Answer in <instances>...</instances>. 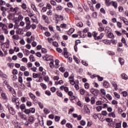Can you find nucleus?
I'll return each instance as SVG.
<instances>
[{"mask_svg": "<svg viewBox=\"0 0 128 128\" xmlns=\"http://www.w3.org/2000/svg\"><path fill=\"white\" fill-rule=\"evenodd\" d=\"M40 86L44 90H46V84L44 83H40Z\"/></svg>", "mask_w": 128, "mask_h": 128, "instance_id": "obj_36", "label": "nucleus"}, {"mask_svg": "<svg viewBox=\"0 0 128 128\" xmlns=\"http://www.w3.org/2000/svg\"><path fill=\"white\" fill-rule=\"evenodd\" d=\"M102 110V106H98L96 107V110H97V112H100Z\"/></svg>", "mask_w": 128, "mask_h": 128, "instance_id": "obj_56", "label": "nucleus"}, {"mask_svg": "<svg viewBox=\"0 0 128 128\" xmlns=\"http://www.w3.org/2000/svg\"><path fill=\"white\" fill-rule=\"evenodd\" d=\"M46 60H54V57L52 56L46 55Z\"/></svg>", "mask_w": 128, "mask_h": 128, "instance_id": "obj_18", "label": "nucleus"}, {"mask_svg": "<svg viewBox=\"0 0 128 128\" xmlns=\"http://www.w3.org/2000/svg\"><path fill=\"white\" fill-rule=\"evenodd\" d=\"M26 24H30V18L26 17L24 18Z\"/></svg>", "mask_w": 128, "mask_h": 128, "instance_id": "obj_30", "label": "nucleus"}, {"mask_svg": "<svg viewBox=\"0 0 128 128\" xmlns=\"http://www.w3.org/2000/svg\"><path fill=\"white\" fill-rule=\"evenodd\" d=\"M40 76V74L34 73L32 74V77L34 78H38V76Z\"/></svg>", "mask_w": 128, "mask_h": 128, "instance_id": "obj_28", "label": "nucleus"}, {"mask_svg": "<svg viewBox=\"0 0 128 128\" xmlns=\"http://www.w3.org/2000/svg\"><path fill=\"white\" fill-rule=\"evenodd\" d=\"M31 28L30 23L29 24H26V26L25 27V28L26 30H30Z\"/></svg>", "mask_w": 128, "mask_h": 128, "instance_id": "obj_39", "label": "nucleus"}, {"mask_svg": "<svg viewBox=\"0 0 128 128\" xmlns=\"http://www.w3.org/2000/svg\"><path fill=\"white\" fill-rule=\"evenodd\" d=\"M60 90H64L66 92H68V87L62 86L60 87Z\"/></svg>", "mask_w": 128, "mask_h": 128, "instance_id": "obj_12", "label": "nucleus"}, {"mask_svg": "<svg viewBox=\"0 0 128 128\" xmlns=\"http://www.w3.org/2000/svg\"><path fill=\"white\" fill-rule=\"evenodd\" d=\"M21 6L22 8H23V10H26V8H28L26 7V4H22Z\"/></svg>", "mask_w": 128, "mask_h": 128, "instance_id": "obj_62", "label": "nucleus"}, {"mask_svg": "<svg viewBox=\"0 0 128 128\" xmlns=\"http://www.w3.org/2000/svg\"><path fill=\"white\" fill-rule=\"evenodd\" d=\"M104 44H110V42L109 40H103Z\"/></svg>", "mask_w": 128, "mask_h": 128, "instance_id": "obj_44", "label": "nucleus"}, {"mask_svg": "<svg viewBox=\"0 0 128 128\" xmlns=\"http://www.w3.org/2000/svg\"><path fill=\"white\" fill-rule=\"evenodd\" d=\"M48 40L49 44H52V42H54V39L51 38H48Z\"/></svg>", "mask_w": 128, "mask_h": 128, "instance_id": "obj_54", "label": "nucleus"}, {"mask_svg": "<svg viewBox=\"0 0 128 128\" xmlns=\"http://www.w3.org/2000/svg\"><path fill=\"white\" fill-rule=\"evenodd\" d=\"M31 19L33 21V22H36V24H38V20H36V17L33 16L31 18Z\"/></svg>", "mask_w": 128, "mask_h": 128, "instance_id": "obj_29", "label": "nucleus"}, {"mask_svg": "<svg viewBox=\"0 0 128 128\" xmlns=\"http://www.w3.org/2000/svg\"><path fill=\"white\" fill-rule=\"evenodd\" d=\"M118 60H119V62H120V64L122 66V64H124V59H122V58H119Z\"/></svg>", "mask_w": 128, "mask_h": 128, "instance_id": "obj_40", "label": "nucleus"}, {"mask_svg": "<svg viewBox=\"0 0 128 128\" xmlns=\"http://www.w3.org/2000/svg\"><path fill=\"white\" fill-rule=\"evenodd\" d=\"M30 62H36V59L34 58V56H33V55H30L29 57Z\"/></svg>", "mask_w": 128, "mask_h": 128, "instance_id": "obj_31", "label": "nucleus"}, {"mask_svg": "<svg viewBox=\"0 0 128 128\" xmlns=\"http://www.w3.org/2000/svg\"><path fill=\"white\" fill-rule=\"evenodd\" d=\"M108 116L110 118H116V115L114 112L109 113Z\"/></svg>", "mask_w": 128, "mask_h": 128, "instance_id": "obj_15", "label": "nucleus"}, {"mask_svg": "<svg viewBox=\"0 0 128 128\" xmlns=\"http://www.w3.org/2000/svg\"><path fill=\"white\" fill-rule=\"evenodd\" d=\"M7 65L9 68H12L14 64V63H8Z\"/></svg>", "mask_w": 128, "mask_h": 128, "instance_id": "obj_46", "label": "nucleus"}, {"mask_svg": "<svg viewBox=\"0 0 128 128\" xmlns=\"http://www.w3.org/2000/svg\"><path fill=\"white\" fill-rule=\"evenodd\" d=\"M90 92L92 94H94V96H96V94H98L100 93V90L98 89H94V88H92L90 90Z\"/></svg>", "mask_w": 128, "mask_h": 128, "instance_id": "obj_7", "label": "nucleus"}, {"mask_svg": "<svg viewBox=\"0 0 128 128\" xmlns=\"http://www.w3.org/2000/svg\"><path fill=\"white\" fill-rule=\"evenodd\" d=\"M8 28H14V24H12V23L8 24Z\"/></svg>", "mask_w": 128, "mask_h": 128, "instance_id": "obj_48", "label": "nucleus"}, {"mask_svg": "<svg viewBox=\"0 0 128 128\" xmlns=\"http://www.w3.org/2000/svg\"><path fill=\"white\" fill-rule=\"evenodd\" d=\"M50 4L54 6H56V2L54 0H50Z\"/></svg>", "mask_w": 128, "mask_h": 128, "instance_id": "obj_50", "label": "nucleus"}, {"mask_svg": "<svg viewBox=\"0 0 128 128\" xmlns=\"http://www.w3.org/2000/svg\"><path fill=\"white\" fill-rule=\"evenodd\" d=\"M90 100L91 104H94L96 102V98H94L92 97Z\"/></svg>", "mask_w": 128, "mask_h": 128, "instance_id": "obj_37", "label": "nucleus"}, {"mask_svg": "<svg viewBox=\"0 0 128 128\" xmlns=\"http://www.w3.org/2000/svg\"><path fill=\"white\" fill-rule=\"evenodd\" d=\"M120 20H122V22H124V24H126V26L128 25V20L126 18H124L122 16H120Z\"/></svg>", "mask_w": 128, "mask_h": 128, "instance_id": "obj_17", "label": "nucleus"}, {"mask_svg": "<svg viewBox=\"0 0 128 128\" xmlns=\"http://www.w3.org/2000/svg\"><path fill=\"white\" fill-rule=\"evenodd\" d=\"M47 16H52V10H50L46 12Z\"/></svg>", "mask_w": 128, "mask_h": 128, "instance_id": "obj_55", "label": "nucleus"}, {"mask_svg": "<svg viewBox=\"0 0 128 128\" xmlns=\"http://www.w3.org/2000/svg\"><path fill=\"white\" fill-rule=\"evenodd\" d=\"M44 112L45 114H48L49 112H50V110L48 109L47 108H44Z\"/></svg>", "mask_w": 128, "mask_h": 128, "instance_id": "obj_38", "label": "nucleus"}, {"mask_svg": "<svg viewBox=\"0 0 128 128\" xmlns=\"http://www.w3.org/2000/svg\"><path fill=\"white\" fill-rule=\"evenodd\" d=\"M111 4L114 8H118V2L111 1Z\"/></svg>", "mask_w": 128, "mask_h": 128, "instance_id": "obj_16", "label": "nucleus"}, {"mask_svg": "<svg viewBox=\"0 0 128 128\" xmlns=\"http://www.w3.org/2000/svg\"><path fill=\"white\" fill-rule=\"evenodd\" d=\"M80 94H82V96H84V94H86V90H84V89H80Z\"/></svg>", "mask_w": 128, "mask_h": 128, "instance_id": "obj_47", "label": "nucleus"}, {"mask_svg": "<svg viewBox=\"0 0 128 128\" xmlns=\"http://www.w3.org/2000/svg\"><path fill=\"white\" fill-rule=\"evenodd\" d=\"M54 66L56 68H60V60H55Z\"/></svg>", "mask_w": 128, "mask_h": 128, "instance_id": "obj_19", "label": "nucleus"}, {"mask_svg": "<svg viewBox=\"0 0 128 128\" xmlns=\"http://www.w3.org/2000/svg\"><path fill=\"white\" fill-rule=\"evenodd\" d=\"M24 112L26 114H30V109H26Z\"/></svg>", "mask_w": 128, "mask_h": 128, "instance_id": "obj_49", "label": "nucleus"}, {"mask_svg": "<svg viewBox=\"0 0 128 128\" xmlns=\"http://www.w3.org/2000/svg\"><path fill=\"white\" fill-rule=\"evenodd\" d=\"M118 102L116 100H113L112 102V104L114 106H118Z\"/></svg>", "mask_w": 128, "mask_h": 128, "instance_id": "obj_53", "label": "nucleus"}, {"mask_svg": "<svg viewBox=\"0 0 128 128\" xmlns=\"http://www.w3.org/2000/svg\"><path fill=\"white\" fill-rule=\"evenodd\" d=\"M44 80L45 82H49L50 81V77H48V76H45L44 78Z\"/></svg>", "mask_w": 128, "mask_h": 128, "instance_id": "obj_63", "label": "nucleus"}, {"mask_svg": "<svg viewBox=\"0 0 128 128\" xmlns=\"http://www.w3.org/2000/svg\"><path fill=\"white\" fill-rule=\"evenodd\" d=\"M106 121L107 122H112V118H106Z\"/></svg>", "mask_w": 128, "mask_h": 128, "instance_id": "obj_59", "label": "nucleus"}, {"mask_svg": "<svg viewBox=\"0 0 128 128\" xmlns=\"http://www.w3.org/2000/svg\"><path fill=\"white\" fill-rule=\"evenodd\" d=\"M102 116H106L108 114V112L106 110H103L101 112Z\"/></svg>", "mask_w": 128, "mask_h": 128, "instance_id": "obj_61", "label": "nucleus"}, {"mask_svg": "<svg viewBox=\"0 0 128 128\" xmlns=\"http://www.w3.org/2000/svg\"><path fill=\"white\" fill-rule=\"evenodd\" d=\"M31 8L33 10H34V12H38V8H36V5L34 4H31Z\"/></svg>", "mask_w": 128, "mask_h": 128, "instance_id": "obj_24", "label": "nucleus"}, {"mask_svg": "<svg viewBox=\"0 0 128 128\" xmlns=\"http://www.w3.org/2000/svg\"><path fill=\"white\" fill-rule=\"evenodd\" d=\"M121 78H122V80H128V76L126 75V74L123 73L121 74Z\"/></svg>", "mask_w": 128, "mask_h": 128, "instance_id": "obj_14", "label": "nucleus"}, {"mask_svg": "<svg viewBox=\"0 0 128 128\" xmlns=\"http://www.w3.org/2000/svg\"><path fill=\"white\" fill-rule=\"evenodd\" d=\"M27 67L29 70H30V68H32V63L29 62L27 64Z\"/></svg>", "mask_w": 128, "mask_h": 128, "instance_id": "obj_43", "label": "nucleus"}, {"mask_svg": "<svg viewBox=\"0 0 128 128\" xmlns=\"http://www.w3.org/2000/svg\"><path fill=\"white\" fill-rule=\"evenodd\" d=\"M8 46H10V40H7L6 42H5L4 44L2 45V48L5 53V54H8V53L6 52V50H8Z\"/></svg>", "mask_w": 128, "mask_h": 128, "instance_id": "obj_1", "label": "nucleus"}, {"mask_svg": "<svg viewBox=\"0 0 128 128\" xmlns=\"http://www.w3.org/2000/svg\"><path fill=\"white\" fill-rule=\"evenodd\" d=\"M12 38L13 40H20V36H18V34L13 35L12 36Z\"/></svg>", "mask_w": 128, "mask_h": 128, "instance_id": "obj_22", "label": "nucleus"}, {"mask_svg": "<svg viewBox=\"0 0 128 128\" xmlns=\"http://www.w3.org/2000/svg\"><path fill=\"white\" fill-rule=\"evenodd\" d=\"M14 52H20V48L18 46H14Z\"/></svg>", "mask_w": 128, "mask_h": 128, "instance_id": "obj_52", "label": "nucleus"}, {"mask_svg": "<svg viewBox=\"0 0 128 128\" xmlns=\"http://www.w3.org/2000/svg\"><path fill=\"white\" fill-rule=\"evenodd\" d=\"M63 8L62 6L59 5L57 7H56V10H62Z\"/></svg>", "mask_w": 128, "mask_h": 128, "instance_id": "obj_42", "label": "nucleus"}, {"mask_svg": "<svg viewBox=\"0 0 128 128\" xmlns=\"http://www.w3.org/2000/svg\"><path fill=\"white\" fill-rule=\"evenodd\" d=\"M100 92L102 96H106V90L104 88H101L100 90Z\"/></svg>", "mask_w": 128, "mask_h": 128, "instance_id": "obj_25", "label": "nucleus"}, {"mask_svg": "<svg viewBox=\"0 0 128 128\" xmlns=\"http://www.w3.org/2000/svg\"><path fill=\"white\" fill-rule=\"evenodd\" d=\"M36 40L34 36H31L30 38H27V42L28 44H32V42H34Z\"/></svg>", "mask_w": 128, "mask_h": 128, "instance_id": "obj_9", "label": "nucleus"}, {"mask_svg": "<svg viewBox=\"0 0 128 128\" xmlns=\"http://www.w3.org/2000/svg\"><path fill=\"white\" fill-rule=\"evenodd\" d=\"M29 96H30L31 100H33V102H36V96L32 92H30L28 94Z\"/></svg>", "mask_w": 128, "mask_h": 128, "instance_id": "obj_11", "label": "nucleus"}, {"mask_svg": "<svg viewBox=\"0 0 128 128\" xmlns=\"http://www.w3.org/2000/svg\"><path fill=\"white\" fill-rule=\"evenodd\" d=\"M20 108L22 110H25L26 109V104H22L21 105H20Z\"/></svg>", "mask_w": 128, "mask_h": 128, "instance_id": "obj_35", "label": "nucleus"}, {"mask_svg": "<svg viewBox=\"0 0 128 128\" xmlns=\"http://www.w3.org/2000/svg\"><path fill=\"white\" fill-rule=\"evenodd\" d=\"M103 86H104V88H108V86H110V84L108 82H104L103 83Z\"/></svg>", "mask_w": 128, "mask_h": 128, "instance_id": "obj_26", "label": "nucleus"}, {"mask_svg": "<svg viewBox=\"0 0 128 128\" xmlns=\"http://www.w3.org/2000/svg\"><path fill=\"white\" fill-rule=\"evenodd\" d=\"M18 116L20 118H22V120H26V114H24L22 112H19L18 113Z\"/></svg>", "mask_w": 128, "mask_h": 128, "instance_id": "obj_6", "label": "nucleus"}, {"mask_svg": "<svg viewBox=\"0 0 128 128\" xmlns=\"http://www.w3.org/2000/svg\"><path fill=\"white\" fill-rule=\"evenodd\" d=\"M18 7H16L15 8H14L12 7L10 8V11L12 12H14L16 14H22L21 12H18Z\"/></svg>", "mask_w": 128, "mask_h": 128, "instance_id": "obj_3", "label": "nucleus"}, {"mask_svg": "<svg viewBox=\"0 0 128 128\" xmlns=\"http://www.w3.org/2000/svg\"><path fill=\"white\" fill-rule=\"evenodd\" d=\"M74 32V28H71L68 31V36H70V34H72Z\"/></svg>", "mask_w": 128, "mask_h": 128, "instance_id": "obj_23", "label": "nucleus"}, {"mask_svg": "<svg viewBox=\"0 0 128 128\" xmlns=\"http://www.w3.org/2000/svg\"><path fill=\"white\" fill-rule=\"evenodd\" d=\"M111 84L112 86H114L115 90H118V84H116V83L114 82H112Z\"/></svg>", "mask_w": 128, "mask_h": 128, "instance_id": "obj_21", "label": "nucleus"}, {"mask_svg": "<svg viewBox=\"0 0 128 128\" xmlns=\"http://www.w3.org/2000/svg\"><path fill=\"white\" fill-rule=\"evenodd\" d=\"M16 15L18 16V20H24V16L21 15L20 14Z\"/></svg>", "mask_w": 128, "mask_h": 128, "instance_id": "obj_27", "label": "nucleus"}, {"mask_svg": "<svg viewBox=\"0 0 128 128\" xmlns=\"http://www.w3.org/2000/svg\"><path fill=\"white\" fill-rule=\"evenodd\" d=\"M54 62L53 60L51 61L50 63V68H54Z\"/></svg>", "mask_w": 128, "mask_h": 128, "instance_id": "obj_33", "label": "nucleus"}, {"mask_svg": "<svg viewBox=\"0 0 128 128\" xmlns=\"http://www.w3.org/2000/svg\"><path fill=\"white\" fill-rule=\"evenodd\" d=\"M114 96L116 98H120V94L118 92H114Z\"/></svg>", "mask_w": 128, "mask_h": 128, "instance_id": "obj_58", "label": "nucleus"}, {"mask_svg": "<svg viewBox=\"0 0 128 128\" xmlns=\"http://www.w3.org/2000/svg\"><path fill=\"white\" fill-rule=\"evenodd\" d=\"M105 4L106 6H110L112 4V2H110V0H106Z\"/></svg>", "mask_w": 128, "mask_h": 128, "instance_id": "obj_32", "label": "nucleus"}, {"mask_svg": "<svg viewBox=\"0 0 128 128\" xmlns=\"http://www.w3.org/2000/svg\"><path fill=\"white\" fill-rule=\"evenodd\" d=\"M2 30H3L5 34H8V26L4 24V26L2 28Z\"/></svg>", "mask_w": 128, "mask_h": 128, "instance_id": "obj_8", "label": "nucleus"}, {"mask_svg": "<svg viewBox=\"0 0 128 128\" xmlns=\"http://www.w3.org/2000/svg\"><path fill=\"white\" fill-rule=\"evenodd\" d=\"M66 126L68 128H72V124L70 123H67L66 124Z\"/></svg>", "mask_w": 128, "mask_h": 128, "instance_id": "obj_64", "label": "nucleus"}, {"mask_svg": "<svg viewBox=\"0 0 128 128\" xmlns=\"http://www.w3.org/2000/svg\"><path fill=\"white\" fill-rule=\"evenodd\" d=\"M7 88L8 90H9L10 92L12 94V96H16V90H14V88H12V87H11L10 85H7Z\"/></svg>", "mask_w": 128, "mask_h": 128, "instance_id": "obj_4", "label": "nucleus"}, {"mask_svg": "<svg viewBox=\"0 0 128 128\" xmlns=\"http://www.w3.org/2000/svg\"><path fill=\"white\" fill-rule=\"evenodd\" d=\"M96 78H98V80H99V82H102V80H104V77H100V76L98 75Z\"/></svg>", "mask_w": 128, "mask_h": 128, "instance_id": "obj_60", "label": "nucleus"}, {"mask_svg": "<svg viewBox=\"0 0 128 128\" xmlns=\"http://www.w3.org/2000/svg\"><path fill=\"white\" fill-rule=\"evenodd\" d=\"M8 110L10 114H12V116H14V114H16V111H14V108H12V107H10L8 108Z\"/></svg>", "mask_w": 128, "mask_h": 128, "instance_id": "obj_13", "label": "nucleus"}, {"mask_svg": "<svg viewBox=\"0 0 128 128\" xmlns=\"http://www.w3.org/2000/svg\"><path fill=\"white\" fill-rule=\"evenodd\" d=\"M68 80H69L70 84H72V86L76 84V82H74V75H71L70 76H69Z\"/></svg>", "mask_w": 128, "mask_h": 128, "instance_id": "obj_5", "label": "nucleus"}, {"mask_svg": "<svg viewBox=\"0 0 128 128\" xmlns=\"http://www.w3.org/2000/svg\"><path fill=\"white\" fill-rule=\"evenodd\" d=\"M52 5L50 4H48L46 6V8L48 10H52Z\"/></svg>", "mask_w": 128, "mask_h": 128, "instance_id": "obj_57", "label": "nucleus"}, {"mask_svg": "<svg viewBox=\"0 0 128 128\" xmlns=\"http://www.w3.org/2000/svg\"><path fill=\"white\" fill-rule=\"evenodd\" d=\"M34 117L30 116L28 118V122L30 124H34Z\"/></svg>", "mask_w": 128, "mask_h": 128, "instance_id": "obj_34", "label": "nucleus"}, {"mask_svg": "<svg viewBox=\"0 0 128 128\" xmlns=\"http://www.w3.org/2000/svg\"><path fill=\"white\" fill-rule=\"evenodd\" d=\"M42 19L44 20L45 22H46V24L48 23V17L46 14H43L42 16Z\"/></svg>", "mask_w": 128, "mask_h": 128, "instance_id": "obj_10", "label": "nucleus"}, {"mask_svg": "<svg viewBox=\"0 0 128 128\" xmlns=\"http://www.w3.org/2000/svg\"><path fill=\"white\" fill-rule=\"evenodd\" d=\"M16 98V93L15 96H13V97L12 98V102H15V103L18 102V100Z\"/></svg>", "mask_w": 128, "mask_h": 128, "instance_id": "obj_20", "label": "nucleus"}, {"mask_svg": "<svg viewBox=\"0 0 128 128\" xmlns=\"http://www.w3.org/2000/svg\"><path fill=\"white\" fill-rule=\"evenodd\" d=\"M56 94L58 96H60V98H62V93L60 91H58L56 92Z\"/></svg>", "mask_w": 128, "mask_h": 128, "instance_id": "obj_51", "label": "nucleus"}, {"mask_svg": "<svg viewBox=\"0 0 128 128\" xmlns=\"http://www.w3.org/2000/svg\"><path fill=\"white\" fill-rule=\"evenodd\" d=\"M122 112H124V110H122V109L120 108H118V114H122Z\"/></svg>", "mask_w": 128, "mask_h": 128, "instance_id": "obj_45", "label": "nucleus"}, {"mask_svg": "<svg viewBox=\"0 0 128 128\" xmlns=\"http://www.w3.org/2000/svg\"><path fill=\"white\" fill-rule=\"evenodd\" d=\"M8 18L10 20L15 21L16 24H18V20L14 18V15L12 14H9L8 16Z\"/></svg>", "mask_w": 128, "mask_h": 128, "instance_id": "obj_2", "label": "nucleus"}, {"mask_svg": "<svg viewBox=\"0 0 128 128\" xmlns=\"http://www.w3.org/2000/svg\"><path fill=\"white\" fill-rule=\"evenodd\" d=\"M108 36L109 38H114V36L112 33L110 32L108 34Z\"/></svg>", "mask_w": 128, "mask_h": 128, "instance_id": "obj_41", "label": "nucleus"}]
</instances>
